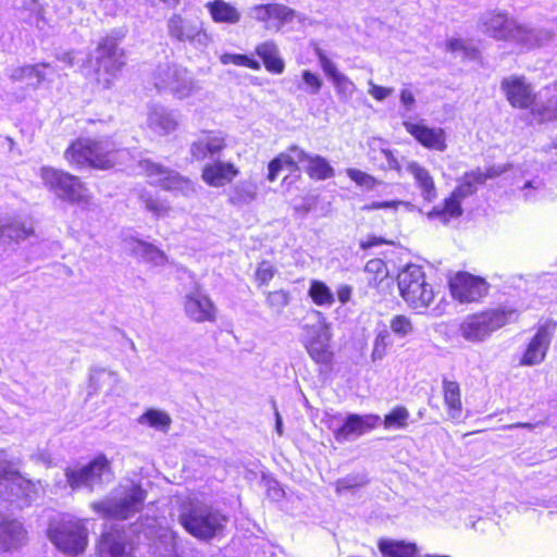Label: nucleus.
I'll use <instances>...</instances> for the list:
<instances>
[{"instance_id": "nucleus-26", "label": "nucleus", "mask_w": 557, "mask_h": 557, "mask_svg": "<svg viewBox=\"0 0 557 557\" xmlns=\"http://www.w3.org/2000/svg\"><path fill=\"white\" fill-rule=\"evenodd\" d=\"M238 174V169L232 162H225L216 158L205 165L201 177L209 186L222 187L232 182Z\"/></svg>"}, {"instance_id": "nucleus-4", "label": "nucleus", "mask_w": 557, "mask_h": 557, "mask_svg": "<svg viewBox=\"0 0 557 557\" xmlns=\"http://www.w3.org/2000/svg\"><path fill=\"white\" fill-rule=\"evenodd\" d=\"M178 521L190 535L208 541L223 533L228 518L216 507L190 502L182 507Z\"/></svg>"}, {"instance_id": "nucleus-32", "label": "nucleus", "mask_w": 557, "mask_h": 557, "mask_svg": "<svg viewBox=\"0 0 557 557\" xmlns=\"http://www.w3.org/2000/svg\"><path fill=\"white\" fill-rule=\"evenodd\" d=\"M211 20L216 24L235 25L242 18L240 11L225 0H212L205 3Z\"/></svg>"}, {"instance_id": "nucleus-19", "label": "nucleus", "mask_w": 557, "mask_h": 557, "mask_svg": "<svg viewBox=\"0 0 557 557\" xmlns=\"http://www.w3.org/2000/svg\"><path fill=\"white\" fill-rule=\"evenodd\" d=\"M557 324L553 321H546L537 327L536 333L528 344L521 359V366H537L546 357Z\"/></svg>"}, {"instance_id": "nucleus-64", "label": "nucleus", "mask_w": 557, "mask_h": 557, "mask_svg": "<svg viewBox=\"0 0 557 557\" xmlns=\"http://www.w3.org/2000/svg\"><path fill=\"white\" fill-rule=\"evenodd\" d=\"M57 59L63 62L66 66H72L74 63V57L72 52H62L57 55Z\"/></svg>"}, {"instance_id": "nucleus-33", "label": "nucleus", "mask_w": 557, "mask_h": 557, "mask_svg": "<svg viewBox=\"0 0 557 557\" xmlns=\"http://www.w3.org/2000/svg\"><path fill=\"white\" fill-rule=\"evenodd\" d=\"M25 530L16 520H2L0 518V550H9L21 546L25 541Z\"/></svg>"}, {"instance_id": "nucleus-41", "label": "nucleus", "mask_w": 557, "mask_h": 557, "mask_svg": "<svg viewBox=\"0 0 557 557\" xmlns=\"http://www.w3.org/2000/svg\"><path fill=\"white\" fill-rule=\"evenodd\" d=\"M379 547L384 557H416L417 555L414 544L401 541H381Z\"/></svg>"}, {"instance_id": "nucleus-55", "label": "nucleus", "mask_w": 557, "mask_h": 557, "mask_svg": "<svg viewBox=\"0 0 557 557\" xmlns=\"http://www.w3.org/2000/svg\"><path fill=\"white\" fill-rule=\"evenodd\" d=\"M302 79L307 86V88H306L307 92H309L311 95H317L320 91V89L322 87V81L317 74H314L308 70H305L302 72Z\"/></svg>"}, {"instance_id": "nucleus-46", "label": "nucleus", "mask_w": 557, "mask_h": 557, "mask_svg": "<svg viewBox=\"0 0 557 557\" xmlns=\"http://www.w3.org/2000/svg\"><path fill=\"white\" fill-rule=\"evenodd\" d=\"M414 331L413 323L407 315L396 314L389 321V332L393 336L405 338Z\"/></svg>"}, {"instance_id": "nucleus-50", "label": "nucleus", "mask_w": 557, "mask_h": 557, "mask_svg": "<svg viewBox=\"0 0 557 557\" xmlns=\"http://www.w3.org/2000/svg\"><path fill=\"white\" fill-rule=\"evenodd\" d=\"M220 61L222 64H235L238 66H245L252 70H259L260 63L253 59H250L249 57L245 54H236V53H223L220 57Z\"/></svg>"}, {"instance_id": "nucleus-57", "label": "nucleus", "mask_w": 557, "mask_h": 557, "mask_svg": "<svg viewBox=\"0 0 557 557\" xmlns=\"http://www.w3.org/2000/svg\"><path fill=\"white\" fill-rule=\"evenodd\" d=\"M24 5L35 15L36 26L41 28L40 23H45L44 7L37 0H24Z\"/></svg>"}, {"instance_id": "nucleus-38", "label": "nucleus", "mask_w": 557, "mask_h": 557, "mask_svg": "<svg viewBox=\"0 0 557 557\" xmlns=\"http://www.w3.org/2000/svg\"><path fill=\"white\" fill-rule=\"evenodd\" d=\"M131 249L138 258L154 267L163 265L166 262V256L164 252L151 244L141 240H134Z\"/></svg>"}, {"instance_id": "nucleus-29", "label": "nucleus", "mask_w": 557, "mask_h": 557, "mask_svg": "<svg viewBox=\"0 0 557 557\" xmlns=\"http://www.w3.org/2000/svg\"><path fill=\"white\" fill-rule=\"evenodd\" d=\"M147 124L154 133L166 135L176 129L178 121L174 111L160 104H151L148 108Z\"/></svg>"}, {"instance_id": "nucleus-51", "label": "nucleus", "mask_w": 557, "mask_h": 557, "mask_svg": "<svg viewBox=\"0 0 557 557\" xmlns=\"http://www.w3.org/2000/svg\"><path fill=\"white\" fill-rule=\"evenodd\" d=\"M288 302L289 294L283 289L269 292L267 295V304L276 312H281Z\"/></svg>"}, {"instance_id": "nucleus-61", "label": "nucleus", "mask_w": 557, "mask_h": 557, "mask_svg": "<svg viewBox=\"0 0 557 557\" xmlns=\"http://www.w3.org/2000/svg\"><path fill=\"white\" fill-rule=\"evenodd\" d=\"M400 101L408 109L411 110L416 102L413 94L408 89H403L400 92Z\"/></svg>"}, {"instance_id": "nucleus-6", "label": "nucleus", "mask_w": 557, "mask_h": 557, "mask_svg": "<svg viewBox=\"0 0 557 557\" xmlns=\"http://www.w3.org/2000/svg\"><path fill=\"white\" fill-rule=\"evenodd\" d=\"M151 83L159 92L170 94L178 100L190 98L201 90L199 81L187 67L170 61L156 66L151 73Z\"/></svg>"}, {"instance_id": "nucleus-16", "label": "nucleus", "mask_w": 557, "mask_h": 557, "mask_svg": "<svg viewBox=\"0 0 557 557\" xmlns=\"http://www.w3.org/2000/svg\"><path fill=\"white\" fill-rule=\"evenodd\" d=\"M139 168L147 175L152 185L160 186L164 190L184 197H191L196 194L194 183L170 168L154 163L148 159L141 160Z\"/></svg>"}, {"instance_id": "nucleus-48", "label": "nucleus", "mask_w": 557, "mask_h": 557, "mask_svg": "<svg viewBox=\"0 0 557 557\" xmlns=\"http://www.w3.org/2000/svg\"><path fill=\"white\" fill-rule=\"evenodd\" d=\"M141 201L145 205V208L148 211H150L156 218L164 216L171 210V206L166 200L154 198L150 195H143Z\"/></svg>"}, {"instance_id": "nucleus-63", "label": "nucleus", "mask_w": 557, "mask_h": 557, "mask_svg": "<svg viewBox=\"0 0 557 557\" xmlns=\"http://www.w3.org/2000/svg\"><path fill=\"white\" fill-rule=\"evenodd\" d=\"M447 46V50L451 51V52H466V47H465V42L460 39H449L446 44Z\"/></svg>"}, {"instance_id": "nucleus-17", "label": "nucleus", "mask_w": 557, "mask_h": 557, "mask_svg": "<svg viewBox=\"0 0 557 557\" xmlns=\"http://www.w3.org/2000/svg\"><path fill=\"white\" fill-rule=\"evenodd\" d=\"M97 81L104 88H109L113 78L125 64L124 53L117 47L113 37L103 38L96 50Z\"/></svg>"}, {"instance_id": "nucleus-36", "label": "nucleus", "mask_w": 557, "mask_h": 557, "mask_svg": "<svg viewBox=\"0 0 557 557\" xmlns=\"http://www.w3.org/2000/svg\"><path fill=\"white\" fill-rule=\"evenodd\" d=\"M444 401L448 408V414L451 419L458 420L461 414L462 404L460 398V387L455 381L443 380Z\"/></svg>"}, {"instance_id": "nucleus-22", "label": "nucleus", "mask_w": 557, "mask_h": 557, "mask_svg": "<svg viewBox=\"0 0 557 557\" xmlns=\"http://www.w3.org/2000/svg\"><path fill=\"white\" fill-rule=\"evenodd\" d=\"M314 52L323 72L332 81L339 100L344 102L349 101L357 90L355 83L347 75L338 71L336 64L321 48L315 47Z\"/></svg>"}, {"instance_id": "nucleus-40", "label": "nucleus", "mask_w": 557, "mask_h": 557, "mask_svg": "<svg viewBox=\"0 0 557 557\" xmlns=\"http://www.w3.org/2000/svg\"><path fill=\"white\" fill-rule=\"evenodd\" d=\"M49 66L50 65L48 63H38L35 65L20 66L12 71L10 77L14 82L30 81L35 78V87H38L46 78L42 69Z\"/></svg>"}, {"instance_id": "nucleus-53", "label": "nucleus", "mask_w": 557, "mask_h": 557, "mask_svg": "<svg viewBox=\"0 0 557 557\" xmlns=\"http://www.w3.org/2000/svg\"><path fill=\"white\" fill-rule=\"evenodd\" d=\"M542 188L543 182L537 177L527 180L523 182L522 186H520V189L522 190L525 200L535 199L536 194H539L542 190Z\"/></svg>"}, {"instance_id": "nucleus-47", "label": "nucleus", "mask_w": 557, "mask_h": 557, "mask_svg": "<svg viewBox=\"0 0 557 557\" xmlns=\"http://www.w3.org/2000/svg\"><path fill=\"white\" fill-rule=\"evenodd\" d=\"M409 411L405 407H396L383 420L384 428L403 429L407 425Z\"/></svg>"}, {"instance_id": "nucleus-49", "label": "nucleus", "mask_w": 557, "mask_h": 557, "mask_svg": "<svg viewBox=\"0 0 557 557\" xmlns=\"http://www.w3.org/2000/svg\"><path fill=\"white\" fill-rule=\"evenodd\" d=\"M29 230L25 228L24 226L17 223L3 225L0 227V242L9 239L17 243L20 240L26 239L29 236Z\"/></svg>"}, {"instance_id": "nucleus-30", "label": "nucleus", "mask_w": 557, "mask_h": 557, "mask_svg": "<svg viewBox=\"0 0 557 557\" xmlns=\"http://www.w3.org/2000/svg\"><path fill=\"white\" fill-rule=\"evenodd\" d=\"M405 170L413 177L421 197L428 202H433L437 197V190L430 171L417 161H407Z\"/></svg>"}, {"instance_id": "nucleus-8", "label": "nucleus", "mask_w": 557, "mask_h": 557, "mask_svg": "<svg viewBox=\"0 0 557 557\" xmlns=\"http://www.w3.org/2000/svg\"><path fill=\"white\" fill-rule=\"evenodd\" d=\"M48 536L51 543L64 555L77 557L88 545V530L83 520L64 518L49 525Z\"/></svg>"}, {"instance_id": "nucleus-3", "label": "nucleus", "mask_w": 557, "mask_h": 557, "mask_svg": "<svg viewBox=\"0 0 557 557\" xmlns=\"http://www.w3.org/2000/svg\"><path fill=\"white\" fill-rule=\"evenodd\" d=\"M508 170L506 165H491L486 170L476 168L466 172L459 180L458 185L453 193L444 200L443 207H434L429 213V219H438L444 223L450 219H457L462 215L461 202L474 195L479 185L485 184L487 180L495 178Z\"/></svg>"}, {"instance_id": "nucleus-25", "label": "nucleus", "mask_w": 557, "mask_h": 557, "mask_svg": "<svg viewBox=\"0 0 557 557\" xmlns=\"http://www.w3.org/2000/svg\"><path fill=\"white\" fill-rule=\"evenodd\" d=\"M226 147L225 138L221 133L203 132L191 143L189 152L194 160L202 161L207 158L216 159Z\"/></svg>"}, {"instance_id": "nucleus-54", "label": "nucleus", "mask_w": 557, "mask_h": 557, "mask_svg": "<svg viewBox=\"0 0 557 557\" xmlns=\"http://www.w3.org/2000/svg\"><path fill=\"white\" fill-rule=\"evenodd\" d=\"M275 269L269 261H262L259 263L256 271V280L260 284H268L274 276Z\"/></svg>"}, {"instance_id": "nucleus-5", "label": "nucleus", "mask_w": 557, "mask_h": 557, "mask_svg": "<svg viewBox=\"0 0 557 557\" xmlns=\"http://www.w3.org/2000/svg\"><path fill=\"white\" fill-rule=\"evenodd\" d=\"M146 497V491L131 482L115 488L102 500L92 503L91 508L102 518L126 520L141 510Z\"/></svg>"}, {"instance_id": "nucleus-59", "label": "nucleus", "mask_w": 557, "mask_h": 557, "mask_svg": "<svg viewBox=\"0 0 557 557\" xmlns=\"http://www.w3.org/2000/svg\"><path fill=\"white\" fill-rule=\"evenodd\" d=\"M399 205H401V201H373L369 205L363 206L361 209L363 211H372L379 209H397Z\"/></svg>"}, {"instance_id": "nucleus-11", "label": "nucleus", "mask_w": 557, "mask_h": 557, "mask_svg": "<svg viewBox=\"0 0 557 557\" xmlns=\"http://www.w3.org/2000/svg\"><path fill=\"white\" fill-rule=\"evenodd\" d=\"M500 89L505 94L508 102L518 109H531L536 112L542 120L557 119V99L549 101L548 106L540 109L535 108V94L532 86L523 76H508L503 78Z\"/></svg>"}, {"instance_id": "nucleus-23", "label": "nucleus", "mask_w": 557, "mask_h": 557, "mask_svg": "<svg viewBox=\"0 0 557 557\" xmlns=\"http://www.w3.org/2000/svg\"><path fill=\"white\" fill-rule=\"evenodd\" d=\"M133 544L124 530L112 528L104 532L97 546L98 557H131Z\"/></svg>"}, {"instance_id": "nucleus-37", "label": "nucleus", "mask_w": 557, "mask_h": 557, "mask_svg": "<svg viewBox=\"0 0 557 557\" xmlns=\"http://www.w3.org/2000/svg\"><path fill=\"white\" fill-rule=\"evenodd\" d=\"M119 383V375L116 372L106 368H92L89 374V395L97 393L103 387L112 389Z\"/></svg>"}, {"instance_id": "nucleus-28", "label": "nucleus", "mask_w": 557, "mask_h": 557, "mask_svg": "<svg viewBox=\"0 0 557 557\" xmlns=\"http://www.w3.org/2000/svg\"><path fill=\"white\" fill-rule=\"evenodd\" d=\"M295 15V10L281 3L257 4L250 9V16L259 22L269 23L271 20H275L277 30L290 22Z\"/></svg>"}, {"instance_id": "nucleus-7", "label": "nucleus", "mask_w": 557, "mask_h": 557, "mask_svg": "<svg viewBox=\"0 0 557 557\" xmlns=\"http://www.w3.org/2000/svg\"><path fill=\"white\" fill-rule=\"evenodd\" d=\"M518 318V311L510 306H500L468 315L460 325L461 336L473 343L485 341L493 332Z\"/></svg>"}, {"instance_id": "nucleus-1", "label": "nucleus", "mask_w": 557, "mask_h": 557, "mask_svg": "<svg viewBox=\"0 0 557 557\" xmlns=\"http://www.w3.org/2000/svg\"><path fill=\"white\" fill-rule=\"evenodd\" d=\"M482 33L495 40L507 41L523 50L544 46L553 40L554 33L544 26L519 23L504 12H486L479 22Z\"/></svg>"}, {"instance_id": "nucleus-2", "label": "nucleus", "mask_w": 557, "mask_h": 557, "mask_svg": "<svg viewBox=\"0 0 557 557\" xmlns=\"http://www.w3.org/2000/svg\"><path fill=\"white\" fill-rule=\"evenodd\" d=\"M127 156L128 151L119 148L110 137L78 138L64 152L71 164L100 170L113 168Z\"/></svg>"}, {"instance_id": "nucleus-43", "label": "nucleus", "mask_w": 557, "mask_h": 557, "mask_svg": "<svg viewBox=\"0 0 557 557\" xmlns=\"http://www.w3.org/2000/svg\"><path fill=\"white\" fill-rule=\"evenodd\" d=\"M308 295L312 301L320 307H331L335 302V297L331 288L319 280H312L310 282Z\"/></svg>"}, {"instance_id": "nucleus-18", "label": "nucleus", "mask_w": 557, "mask_h": 557, "mask_svg": "<svg viewBox=\"0 0 557 557\" xmlns=\"http://www.w3.org/2000/svg\"><path fill=\"white\" fill-rule=\"evenodd\" d=\"M32 484L25 480L0 451V498L13 502L14 498H29Z\"/></svg>"}, {"instance_id": "nucleus-21", "label": "nucleus", "mask_w": 557, "mask_h": 557, "mask_svg": "<svg viewBox=\"0 0 557 557\" xmlns=\"http://www.w3.org/2000/svg\"><path fill=\"white\" fill-rule=\"evenodd\" d=\"M381 422L376 414H357L350 413L346 417L343 424L334 430V437L337 442H352L369 431L375 429Z\"/></svg>"}, {"instance_id": "nucleus-14", "label": "nucleus", "mask_w": 557, "mask_h": 557, "mask_svg": "<svg viewBox=\"0 0 557 557\" xmlns=\"http://www.w3.org/2000/svg\"><path fill=\"white\" fill-rule=\"evenodd\" d=\"M39 177L58 198L72 203H88L86 187L77 176L52 166H41Z\"/></svg>"}, {"instance_id": "nucleus-58", "label": "nucleus", "mask_w": 557, "mask_h": 557, "mask_svg": "<svg viewBox=\"0 0 557 557\" xmlns=\"http://www.w3.org/2000/svg\"><path fill=\"white\" fill-rule=\"evenodd\" d=\"M369 94L379 101L384 100L385 98L393 94V88L375 85L371 81L369 82Z\"/></svg>"}, {"instance_id": "nucleus-45", "label": "nucleus", "mask_w": 557, "mask_h": 557, "mask_svg": "<svg viewBox=\"0 0 557 557\" xmlns=\"http://www.w3.org/2000/svg\"><path fill=\"white\" fill-rule=\"evenodd\" d=\"M369 480L363 473L348 474L335 482V491L337 494L344 492H354L368 484Z\"/></svg>"}, {"instance_id": "nucleus-35", "label": "nucleus", "mask_w": 557, "mask_h": 557, "mask_svg": "<svg viewBox=\"0 0 557 557\" xmlns=\"http://www.w3.org/2000/svg\"><path fill=\"white\" fill-rule=\"evenodd\" d=\"M257 55L262 59L265 69L274 74H281L284 71V62L280 58L276 44L272 40L264 41L256 47Z\"/></svg>"}, {"instance_id": "nucleus-13", "label": "nucleus", "mask_w": 557, "mask_h": 557, "mask_svg": "<svg viewBox=\"0 0 557 557\" xmlns=\"http://www.w3.org/2000/svg\"><path fill=\"white\" fill-rule=\"evenodd\" d=\"M64 475L73 491L87 488L91 492L113 480L110 461L104 455L97 456L83 467L66 468Z\"/></svg>"}, {"instance_id": "nucleus-15", "label": "nucleus", "mask_w": 557, "mask_h": 557, "mask_svg": "<svg viewBox=\"0 0 557 557\" xmlns=\"http://www.w3.org/2000/svg\"><path fill=\"white\" fill-rule=\"evenodd\" d=\"M304 330L307 331L305 347L317 362L327 364L332 359L330 351L331 334L322 312L311 310L305 317Z\"/></svg>"}, {"instance_id": "nucleus-60", "label": "nucleus", "mask_w": 557, "mask_h": 557, "mask_svg": "<svg viewBox=\"0 0 557 557\" xmlns=\"http://www.w3.org/2000/svg\"><path fill=\"white\" fill-rule=\"evenodd\" d=\"M351 294L352 288L349 285H341L336 290L337 298L342 304L348 302L351 298Z\"/></svg>"}, {"instance_id": "nucleus-62", "label": "nucleus", "mask_w": 557, "mask_h": 557, "mask_svg": "<svg viewBox=\"0 0 557 557\" xmlns=\"http://www.w3.org/2000/svg\"><path fill=\"white\" fill-rule=\"evenodd\" d=\"M387 242L382 237L371 236L368 239L361 242L360 247L362 249H370L375 246L386 244Z\"/></svg>"}, {"instance_id": "nucleus-24", "label": "nucleus", "mask_w": 557, "mask_h": 557, "mask_svg": "<svg viewBox=\"0 0 557 557\" xmlns=\"http://www.w3.org/2000/svg\"><path fill=\"white\" fill-rule=\"evenodd\" d=\"M184 310L186 315L197 323L213 322L216 318V308L214 304L200 290H194L186 294Z\"/></svg>"}, {"instance_id": "nucleus-39", "label": "nucleus", "mask_w": 557, "mask_h": 557, "mask_svg": "<svg viewBox=\"0 0 557 557\" xmlns=\"http://www.w3.org/2000/svg\"><path fill=\"white\" fill-rule=\"evenodd\" d=\"M257 185L251 181L237 183L230 193V202L235 206H243L252 202L257 197Z\"/></svg>"}, {"instance_id": "nucleus-31", "label": "nucleus", "mask_w": 557, "mask_h": 557, "mask_svg": "<svg viewBox=\"0 0 557 557\" xmlns=\"http://www.w3.org/2000/svg\"><path fill=\"white\" fill-rule=\"evenodd\" d=\"M306 151L298 146H292L288 152H283L269 163L268 180L274 182L283 168L289 170H301Z\"/></svg>"}, {"instance_id": "nucleus-52", "label": "nucleus", "mask_w": 557, "mask_h": 557, "mask_svg": "<svg viewBox=\"0 0 557 557\" xmlns=\"http://www.w3.org/2000/svg\"><path fill=\"white\" fill-rule=\"evenodd\" d=\"M346 172L348 177L361 187L373 189L376 185V180L366 172L358 169H348Z\"/></svg>"}, {"instance_id": "nucleus-42", "label": "nucleus", "mask_w": 557, "mask_h": 557, "mask_svg": "<svg viewBox=\"0 0 557 557\" xmlns=\"http://www.w3.org/2000/svg\"><path fill=\"white\" fill-rule=\"evenodd\" d=\"M171 417L159 409H148L139 418L138 423L148 425L158 431L166 432L171 425Z\"/></svg>"}, {"instance_id": "nucleus-56", "label": "nucleus", "mask_w": 557, "mask_h": 557, "mask_svg": "<svg viewBox=\"0 0 557 557\" xmlns=\"http://www.w3.org/2000/svg\"><path fill=\"white\" fill-rule=\"evenodd\" d=\"M364 271L373 273L376 277H384L387 273L386 264L382 259H371L366 263Z\"/></svg>"}, {"instance_id": "nucleus-10", "label": "nucleus", "mask_w": 557, "mask_h": 557, "mask_svg": "<svg viewBox=\"0 0 557 557\" xmlns=\"http://www.w3.org/2000/svg\"><path fill=\"white\" fill-rule=\"evenodd\" d=\"M397 284L401 297L412 309H426L434 299L433 288L420 265L407 264L398 273Z\"/></svg>"}, {"instance_id": "nucleus-34", "label": "nucleus", "mask_w": 557, "mask_h": 557, "mask_svg": "<svg viewBox=\"0 0 557 557\" xmlns=\"http://www.w3.org/2000/svg\"><path fill=\"white\" fill-rule=\"evenodd\" d=\"M301 170H304L311 178L323 181L334 176V169L327 160L319 154H309L306 152Z\"/></svg>"}, {"instance_id": "nucleus-12", "label": "nucleus", "mask_w": 557, "mask_h": 557, "mask_svg": "<svg viewBox=\"0 0 557 557\" xmlns=\"http://www.w3.org/2000/svg\"><path fill=\"white\" fill-rule=\"evenodd\" d=\"M131 532L136 535L138 542L150 541L156 557H176L177 542L175 533L168 527H163L153 517H140L131 527Z\"/></svg>"}, {"instance_id": "nucleus-27", "label": "nucleus", "mask_w": 557, "mask_h": 557, "mask_svg": "<svg viewBox=\"0 0 557 557\" xmlns=\"http://www.w3.org/2000/svg\"><path fill=\"white\" fill-rule=\"evenodd\" d=\"M404 126L422 146L437 151L446 150V135L443 128H432L411 122H404Z\"/></svg>"}, {"instance_id": "nucleus-20", "label": "nucleus", "mask_w": 557, "mask_h": 557, "mask_svg": "<svg viewBox=\"0 0 557 557\" xmlns=\"http://www.w3.org/2000/svg\"><path fill=\"white\" fill-rule=\"evenodd\" d=\"M449 285L453 297L460 302L478 301L487 293L488 288L485 280L467 272L456 274Z\"/></svg>"}, {"instance_id": "nucleus-44", "label": "nucleus", "mask_w": 557, "mask_h": 557, "mask_svg": "<svg viewBox=\"0 0 557 557\" xmlns=\"http://www.w3.org/2000/svg\"><path fill=\"white\" fill-rule=\"evenodd\" d=\"M394 344V336L386 325L377 330L376 336L373 342V349L371 357L375 360H382L386 355L387 348Z\"/></svg>"}, {"instance_id": "nucleus-9", "label": "nucleus", "mask_w": 557, "mask_h": 557, "mask_svg": "<svg viewBox=\"0 0 557 557\" xmlns=\"http://www.w3.org/2000/svg\"><path fill=\"white\" fill-rule=\"evenodd\" d=\"M166 30L171 40L187 44L198 51L206 50L212 42V36L198 16L174 13L166 21Z\"/></svg>"}]
</instances>
